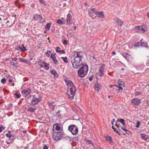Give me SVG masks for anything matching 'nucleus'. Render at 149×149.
<instances>
[{
    "mask_svg": "<svg viewBox=\"0 0 149 149\" xmlns=\"http://www.w3.org/2000/svg\"><path fill=\"white\" fill-rule=\"evenodd\" d=\"M93 79V77H90L89 78V80L90 81H91Z\"/></svg>",
    "mask_w": 149,
    "mask_h": 149,
    "instance_id": "052dcab7",
    "label": "nucleus"
},
{
    "mask_svg": "<svg viewBox=\"0 0 149 149\" xmlns=\"http://www.w3.org/2000/svg\"><path fill=\"white\" fill-rule=\"evenodd\" d=\"M51 51L48 50L47 52L46 53V54L47 56L49 57L50 56V54L51 53Z\"/></svg>",
    "mask_w": 149,
    "mask_h": 149,
    "instance_id": "79ce46f5",
    "label": "nucleus"
},
{
    "mask_svg": "<svg viewBox=\"0 0 149 149\" xmlns=\"http://www.w3.org/2000/svg\"><path fill=\"white\" fill-rule=\"evenodd\" d=\"M95 90L97 91H99V88L100 87V86L98 83H96L95 85Z\"/></svg>",
    "mask_w": 149,
    "mask_h": 149,
    "instance_id": "4be33fe9",
    "label": "nucleus"
},
{
    "mask_svg": "<svg viewBox=\"0 0 149 149\" xmlns=\"http://www.w3.org/2000/svg\"><path fill=\"white\" fill-rule=\"evenodd\" d=\"M24 62L28 64V65H29L30 63V62L29 61L27 60H24Z\"/></svg>",
    "mask_w": 149,
    "mask_h": 149,
    "instance_id": "8fccbe9b",
    "label": "nucleus"
},
{
    "mask_svg": "<svg viewBox=\"0 0 149 149\" xmlns=\"http://www.w3.org/2000/svg\"><path fill=\"white\" fill-rule=\"evenodd\" d=\"M45 21V20L44 18H42V16L41 18H40L39 19V22L40 23H43Z\"/></svg>",
    "mask_w": 149,
    "mask_h": 149,
    "instance_id": "4c0bfd02",
    "label": "nucleus"
},
{
    "mask_svg": "<svg viewBox=\"0 0 149 149\" xmlns=\"http://www.w3.org/2000/svg\"><path fill=\"white\" fill-rule=\"evenodd\" d=\"M147 30L146 28L145 27V26L143 25L141 26H140V29H139V33H143L145 32Z\"/></svg>",
    "mask_w": 149,
    "mask_h": 149,
    "instance_id": "4468645a",
    "label": "nucleus"
},
{
    "mask_svg": "<svg viewBox=\"0 0 149 149\" xmlns=\"http://www.w3.org/2000/svg\"><path fill=\"white\" fill-rule=\"evenodd\" d=\"M21 51L22 52H23L25 51L26 50V48L24 47H20V49Z\"/></svg>",
    "mask_w": 149,
    "mask_h": 149,
    "instance_id": "ea45409f",
    "label": "nucleus"
},
{
    "mask_svg": "<svg viewBox=\"0 0 149 149\" xmlns=\"http://www.w3.org/2000/svg\"><path fill=\"white\" fill-rule=\"evenodd\" d=\"M53 104V102H49L48 103L49 106L50 108L52 109V110H53L54 108V107Z\"/></svg>",
    "mask_w": 149,
    "mask_h": 149,
    "instance_id": "5701e85b",
    "label": "nucleus"
},
{
    "mask_svg": "<svg viewBox=\"0 0 149 149\" xmlns=\"http://www.w3.org/2000/svg\"><path fill=\"white\" fill-rule=\"evenodd\" d=\"M122 130L126 132V134H127L128 135H132V133L131 132L129 131L128 130L125 128H123V127H122L121 130Z\"/></svg>",
    "mask_w": 149,
    "mask_h": 149,
    "instance_id": "393cba45",
    "label": "nucleus"
},
{
    "mask_svg": "<svg viewBox=\"0 0 149 149\" xmlns=\"http://www.w3.org/2000/svg\"><path fill=\"white\" fill-rule=\"evenodd\" d=\"M65 81L68 86V91L66 93L68 98L71 100L74 99V97L75 94L76 87L73 82L70 80L65 79Z\"/></svg>",
    "mask_w": 149,
    "mask_h": 149,
    "instance_id": "f03ea898",
    "label": "nucleus"
},
{
    "mask_svg": "<svg viewBox=\"0 0 149 149\" xmlns=\"http://www.w3.org/2000/svg\"><path fill=\"white\" fill-rule=\"evenodd\" d=\"M95 11H97L95 10V8H93L91 9V10H89L88 11V14L89 15L90 17H91L92 16H93V14L94 13L95 14Z\"/></svg>",
    "mask_w": 149,
    "mask_h": 149,
    "instance_id": "9b49d317",
    "label": "nucleus"
},
{
    "mask_svg": "<svg viewBox=\"0 0 149 149\" xmlns=\"http://www.w3.org/2000/svg\"><path fill=\"white\" fill-rule=\"evenodd\" d=\"M127 54V53H123L121 54L125 58Z\"/></svg>",
    "mask_w": 149,
    "mask_h": 149,
    "instance_id": "09e8293b",
    "label": "nucleus"
},
{
    "mask_svg": "<svg viewBox=\"0 0 149 149\" xmlns=\"http://www.w3.org/2000/svg\"><path fill=\"white\" fill-rule=\"evenodd\" d=\"M36 109L35 108L29 107L28 109L27 110L29 112H32L35 111Z\"/></svg>",
    "mask_w": 149,
    "mask_h": 149,
    "instance_id": "412c9836",
    "label": "nucleus"
},
{
    "mask_svg": "<svg viewBox=\"0 0 149 149\" xmlns=\"http://www.w3.org/2000/svg\"><path fill=\"white\" fill-rule=\"evenodd\" d=\"M48 146L46 145H44L43 147V149H48Z\"/></svg>",
    "mask_w": 149,
    "mask_h": 149,
    "instance_id": "5fc2aeb1",
    "label": "nucleus"
},
{
    "mask_svg": "<svg viewBox=\"0 0 149 149\" xmlns=\"http://www.w3.org/2000/svg\"><path fill=\"white\" fill-rule=\"evenodd\" d=\"M83 58V54L81 52H75L74 54L71 58V61L72 67L74 69L80 68L78 70V73L81 77H84L87 73L88 68L85 64L81 63V61Z\"/></svg>",
    "mask_w": 149,
    "mask_h": 149,
    "instance_id": "f257e3e1",
    "label": "nucleus"
},
{
    "mask_svg": "<svg viewBox=\"0 0 149 149\" xmlns=\"http://www.w3.org/2000/svg\"><path fill=\"white\" fill-rule=\"evenodd\" d=\"M116 22H117V24L120 26H121L123 24V22L120 19H116Z\"/></svg>",
    "mask_w": 149,
    "mask_h": 149,
    "instance_id": "6ab92c4d",
    "label": "nucleus"
},
{
    "mask_svg": "<svg viewBox=\"0 0 149 149\" xmlns=\"http://www.w3.org/2000/svg\"><path fill=\"white\" fill-rule=\"evenodd\" d=\"M15 95H16V97L17 98H19L21 97V95L20 94H17V93H15Z\"/></svg>",
    "mask_w": 149,
    "mask_h": 149,
    "instance_id": "49530a36",
    "label": "nucleus"
},
{
    "mask_svg": "<svg viewBox=\"0 0 149 149\" xmlns=\"http://www.w3.org/2000/svg\"><path fill=\"white\" fill-rule=\"evenodd\" d=\"M132 56L130 54H127L125 59L128 61H131L132 59Z\"/></svg>",
    "mask_w": 149,
    "mask_h": 149,
    "instance_id": "aec40b11",
    "label": "nucleus"
},
{
    "mask_svg": "<svg viewBox=\"0 0 149 149\" xmlns=\"http://www.w3.org/2000/svg\"><path fill=\"white\" fill-rule=\"evenodd\" d=\"M10 142H8L7 141H6V143H7V144H8V145H9V144L12 141V139L11 140H10Z\"/></svg>",
    "mask_w": 149,
    "mask_h": 149,
    "instance_id": "e2e57ef3",
    "label": "nucleus"
},
{
    "mask_svg": "<svg viewBox=\"0 0 149 149\" xmlns=\"http://www.w3.org/2000/svg\"><path fill=\"white\" fill-rule=\"evenodd\" d=\"M40 2L42 5H45L46 3L43 0H39Z\"/></svg>",
    "mask_w": 149,
    "mask_h": 149,
    "instance_id": "a18cd8bd",
    "label": "nucleus"
},
{
    "mask_svg": "<svg viewBox=\"0 0 149 149\" xmlns=\"http://www.w3.org/2000/svg\"><path fill=\"white\" fill-rule=\"evenodd\" d=\"M20 46H17L15 48V49L16 50H20Z\"/></svg>",
    "mask_w": 149,
    "mask_h": 149,
    "instance_id": "603ef678",
    "label": "nucleus"
},
{
    "mask_svg": "<svg viewBox=\"0 0 149 149\" xmlns=\"http://www.w3.org/2000/svg\"><path fill=\"white\" fill-rule=\"evenodd\" d=\"M51 24L50 23H47L45 26V28L48 30H49Z\"/></svg>",
    "mask_w": 149,
    "mask_h": 149,
    "instance_id": "cd10ccee",
    "label": "nucleus"
},
{
    "mask_svg": "<svg viewBox=\"0 0 149 149\" xmlns=\"http://www.w3.org/2000/svg\"><path fill=\"white\" fill-rule=\"evenodd\" d=\"M31 103L33 105L37 104L40 102L39 100L36 97V96L34 95L32 99Z\"/></svg>",
    "mask_w": 149,
    "mask_h": 149,
    "instance_id": "6e6552de",
    "label": "nucleus"
},
{
    "mask_svg": "<svg viewBox=\"0 0 149 149\" xmlns=\"http://www.w3.org/2000/svg\"><path fill=\"white\" fill-rule=\"evenodd\" d=\"M63 131V127L60 124H55L53 126V132H61Z\"/></svg>",
    "mask_w": 149,
    "mask_h": 149,
    "instance_id": "39448f33",
    "label": "nucleus"
},
{
    "mask_svg": "<svg viewBox=\"0 0 149 149\" xmlns=\"http://www.w3.org/2000/svg\"><path fill=\"white\" fill-rule=\"evenodd\" d=\"M4 129V128H3V127H0V132H2L3 130Z\"/></svg>",
    "mask_w": 149,
    "mask_h": 149,
    "instance_id": "13d9d810",
    "label": "nucleus"
},
{
    "mask_svg": "<svg viewBox=\"0 0 149 149\" xmlns=\"http://www.w3.org/2000/svg\"><path fill=\"white\" fill-rule=\"evenodd\" d=\"M141 93L140 92H136L135 93V95H137L140 94Z\"/></svg>",
    "mask_w": 149,
    "mask_h": 149,
    "instance_id": "6e6d98bb",
    "label": "nucleus"
},
{
    "mask_svg": "<svg viewBox=\"0 0 149 149\" xmlns=\"http://www.w3.org/2000/svg\"><path fill=\"white\" fill-rule=\"evenodd\" d=\"M56 22L58 24H63L64 23L60 19H58V20H57V21H56Z\"/></svg>",
    "mask_w": 149,
    "mask_h": 149,
    "instance_id": "e433bc0d",
    "label": "nucleus"
},
{
    "mask_svg": "<svg viewBox=\"0 0 149 149\" xmlns=\"http://www.w3.org/2000/svg\"><path fill=\"white\" fill-rule=\"evenodd\" d=\"M19 61L21 62H24V60L22 58H19Z\"/></svg>",
    "mask_w": 149,
    "mask_h": 149,
    "instance_id": "864d4df0",
    "label": "nucleus"
},
{
    "mask_svg": "<svg viewBox=\"0 0 149 149\" xmlns=\"http://www.w3.org/2000/svg\"><path fill=\"white\" fill-rule=\"evenodd\" d=\"M131 102L133 105H138L140 103V100L137 98H134L132 100Z\"/></svg>",
    "mask_w": 149,
    "mask_h": 149,
    "instance_id": "1a4fd4ad",
    "label": "nucleus"
},
{
    "mask_svg": "<svg viewBox=\"0 0 149 149\" xmlns=\"http://www.w3.org/2000/svg\"><path fill=\"white\" fill-rule=\"evenodd\" d=\"M140 137L141 139L145 141H146L148 138L146 137V135L143 133L141 134L140 135Z\"/></svg>",
    "mask_w": 149,
    "mask_h": 149,
    "instance_id": "2eb2a0df",
    "label": "nucleus"
},
{
    "mask_svg": "<svg viewBox=\"0 0 149 149\" xmlns=\"http://www.w3.org/2000/svg\"><path fill=\"white\" fill-rule=\"evenodd\" d=\"M93 58L94 59H95L96 61H98V60H97V58L95 57V56L93 55Z\"/></svg>",
    "mask_w": 149,
    "mask_h": 149,
    "instance_id": "680f3d73",
    "label": "nucleus"
},
{
    "mask_svg": "<svg viewBox=\"0 0 149 149\" xmlns=\"http://www.w3.org/2000/svg\"><path fill=\"white\" fill-rule=\"evenodd\" d=\"M95 14L97 15V16L99 18H103L104 17V14L101 12L95 11Z\"/></svg>",
    "mask_w": 149,
    "mask_h": 149,
    "instance_id": "f8f14e48",
    "label": "nucleus"
},
{
    "mask_svg": "<svg viewBox=\"0 0 149 149\" xmlns=\"http://www.w3.org/2000/svg\"><path fill=\"white\" fill-rule=\"evenodd\" d=\"M141 124V122L138 121V120H137L136 122V128H139V125H140V124Z\"/></svg>",
    "mask_w": 149,
    "mask_h": 149,
    "instance_id": "a19ab883",
    "label": "nucleus"
},
{
    "mask_svg": "<svg viewBox=\"0 0 149 149\" xmlns=\"http://www.w3.org/2000/svg\"><path fill=\"white\" fill-rule=\"evenodd\" d=\"M118 121L122 123L124 125H125V121L124 119L122 118L119 119H118ZM116 121L117 122V120Z\"/></svg>",
    "mask_w": 149,
    "mask_h": 149,
    "instance_id": "c85d7f7f",
    "label": "nucleus"
},
{
    "mask_svg": "<svg viewBox=\"0 0 149 149\" xmlns=\"http://www.w3.org/2000/svg\"><path fill=\"white\" fill-rule=\"evenodd\" d=\"M56 54H52L50 55V58L53 61V63L55 65H57L59 63L58 61L56 59V58L55 56Z\"/></svg>",
    "mask_w": 149,
    "mask_h": 149,
    "instance_id": "0eeeda50",
    "label": "nucleus"
},
{
    "mask_svg": "<svg viewBox=\"0 0 149 149\" xmlns=\"http://www.w3.org/2000/svg\"><path fill=\"white\" fill-rule=\"evenodd\" d=\"M50 72L51 74L54 75L56 78H57L58 77V74L55 70L54 69H52L50 71Z\"/></svg>",
    "mask_w": 149,
    "mask_h": 149,
    "instance_id": "dca6fc26",
    "label": "nucleus"
},
{
    "mask_svg": "<svg viewBox=\"0 0 149 149\" xmlns=\"http://www.w3.org/2000/svg\"><path fill=\"white\" fill-rule=\"evenodd\" d=\"M115 125L117 128L118 130L120 131L121 130L122 127L121 126L120 124H118V123L116 122Z\"/></svg>",
    "mask_w": 149,
    "mask_h": 149,
    "instance_id": "c756f323",
    "label": "nucleus"
},
{
    "mask_svg": "<svg viewBox=\"0 0 149 149\" xmlns=\"http://www.w3.org/2000/svg\"><path fill=\"white\" fill-rule=\"evenodd\" d=\"M29 146H27L24 149H29Z\"/></svg>",
    "mask_w": 149,
    "mask_h": 149,
    "instance_id": "774afa93",
    "label": "nucleus"
},
{
    "mask_svg": "<svg viewBox=\"0 0 149 149\" xmlns=\"http://www.w3.org/2000/svg\"><path fill=\"white\" fill-rule=\"evenodd\" d=\"M63 43L64 45H66L67 44V41L66 40H63Z\"/></svg>",
    "mask_w": 149,
    "mask_h": 149,
    "instance_id": "3c124183",
    "label": "nucleus"
},
{
    "mask_svg": "<svg viewBox=\"0 0 149 149\" xmlns=\"http://www.w3.org/2000/svg\"><path fill=\"white\" fill-rule=\"evenodd\" d=\"M141 45L142 47H148L147 43L144 42H142L141 44Z\"/></svg>",
    "mask_w": 149,
    "mask_h": 149,
    "instance_id": "c9c22d12",
    "label": "nucleus"
},
{
    "mask_svg": "<svg viewBox=\"0 0 149 149\" xmlns=\"http://www.w3.org/2000/svg\"><path fill=\"white\" fill-rule=\"evenodd\" d=\"M140 29V26H135L134 28V31L136 32H138L139 33V29Z\"/></svg>",
    "mask_w": 149,
    "mask_h": 149,
    "instance_id": "b1692460",
    "label": "nucleus"
},
{
    "mask_svg": "<svg viewBox=\"0 0 149 149\" xmlns=\"http://www.w3.org/2000/svg\"><path fill=\"white\" fill-rule=\"evenodd\" d=\"M31 91V89L29 88H27L23 90L22 91V94L24 95H25L26 94L30 93Z\"/></svg>",
    "mask_w": 149,
    "mask_h": 149,
    "instance_id": "ddd939ff",
    "label": "nucleus"
},
{
    "mask_svg": "<svg viewBox=\"0 0 149 149\" xmlns=\"http://www.w3.org/2000/svg\"><path fill=\"white\" fill-rule=\"evenodd\" d=\"M33 16L34 19L36 20H38L40 18H41V16L37 14H34Z\"/></svg>",
    "mask_w": 149,
    "mask_h": 149,
    "instance_id": "f3484780",
    "label": "nucleus"
},
{
    "mask_svg": "<svg viewBox=\"0 0 149 149\" xmlns=\"http://www.w3.org/2000/svg\"><path fill=\"white\" fill-rule=\"evenodd\" d=\"M68 130L74 135L77 134L78 132V128L74 125H69L68 127Z\"/></svg>",
    "mask_w": 149,
    "mask_h": 149,
    "instance_id": "7ed1b4c3",
    "label": "nucleus"
},
{
    "mask_svg": "<svg viewBox=\"0 0 149 149\" xmlns=\"http://www.w3.org/2000/svg\"><path fill=\"white\" fill-rule=\"evenodd\" d=\"M26 132H27V131L26 130H24L23 131V132L24 134L26 133Z\"/></svg>",
    "mask_w": 149,
    "mask_h": 149,
    "instance_id": "338daca9",
    "label": "nucleus"
},
{
    "mask_svg": "<svg viewBox=\"0 0 149 149\" xmlns=\"http://www.w3.org/2000/svg\"><path fill=\"white\" fill-rule=\"evenodd\" d=\"M12 60L13 61H16L17 59V58H12Z\"/></svg>",
    "mask_w": 149,
    "mask_h": 149,
    "instance_id": "4d7b16f0",
    "label": "nucleus"
},
{
    "mask_svg": "<svg viewBox=\"0 0 149 149\" xmlns=\"http://www.w3.org/2000/svg\"><path fill=\"white\" fill-rule=\"evenodd\" d=\"M72 17L70 13H69L67 15L66 21L67 24L70 25L72 24L71 23L72 21Z\"/></svg>",
    "mask_w": 149,
    "mask_h": 149,
    "instance_id": "9d476101",
    "label": "nucleus"
},
{
    "mask_svg": "<svg viewBox=\"0 0 149 149\" xmlns=\"http://www.w3.org/2000/svg\"><path fill=\"white\" fill-rule=\"evenodd\" d=\"M113 86H117L116 85H111L109 86V87H111V88Z\"/></svg>",
    "mask_w": 149,
    "mask_h": 149,
    "instance_id": "69168bd1",
    "label": "nucleus"
},
{
    "mask_svg": "<svg viewBox=\"0 0 149 149\" xmlns=\"http://www.w3.org/2000/svg\"><path fill=\"white\" fill-rule=\"evenodd\" d=\"M140 43L139 42H137L134 45V47H139L140 46Z\"/></svg>",
    "mask_w": 149,
    "mask_h": 149,
    "instance_id": "de8ad7c7",
    "label": "nucleus"
},
{
    "mask_svg": "<svg viewBox=\"0 0 149 149\" xmlns=\"http://www.w3.org/2000/svg\"><path fill=\"white\" fill-rule=\"evenodd\" d=\"M1 82L3 84L6 83V79L5 78L2 79L1 81Z\"/></svg>",
    "mask_w": 149,
    "mask_h": 149,
    "instance_id": "37998d69",
    "label": "nucleus"
},
{
    "mask_svg": "<svg viewBox=\"0 0 149 149\" xmlns=\"http://www.w3.org/2000/svg\"><path fill=\"white\" fill-rule=\"evenodd\" d=\"M105 65L102 64L100 67L99 68V72L100 77H102L104 75Z\"/></svg>",
    "mask_w": 149,
    "mask_h": 149,
    "instance_id": "423d86ee",
    "label": "nucleus"
},
{
    "mask_svg": "<svg viewBox=\"0 0 149 149\" xmlns=\"http://www.w3.org/2000/svg\"><path fill=\"white\" fill-rule=\"evenodd\" d=\"M118 86H125V84L123 81L119 80L118 81Z\"/></svg>",
    "mask_w": 149,
    "mask_h": 149,
    "instance_id": "a878e982",
    "label": "nucleus"
},
{
    "mask_svg": "<svg viewBox=\"0 0 149 149\" xmlns=\"http://www.w3.org/2000/svg\"><path fill=\"white\" fill-rule=\"evenodd\" d=\"M106 139L107 140H109V142L110 144H112V143L113 144L112 142V138L111 136H110L108 135H107L105 136Z\"/></svg>",
    "mask_w": 149,
    "mask_h": 149,
    "instance_id": "a211bd4d",
    "label": "nucleus"
},
{
    "mask_svg": "<svg viewBox=\"0 0 149 149\" xmlns=\"http://www.w3.org/2000/svg\"><path fill=\"white\" fill-rule=\"evenodd\" d=\"M53 136H54V139L55 140L58 141L60 139L63 134V131L61 132H52V133Z\"/></svg>",
    "mask_w": 149,
    "mask_h": 149,
    "instance_id": "20e7f679",
    "label": "nucleus"
},
{
    "mask_svg": "<svg viewBox=\"0 0 149 149\" xmlns=\"http://www.w3.org/2000/svg\"><path fill=\"white\" fill-rule=\"evenodd\" d=\"M84 140L85 141H86L88 144H91L93 145V143L91 141L89 140H87L86 138H85Z\"/></svg>",
    "mask_w": 149,
    "mask_h": 149,
    "instance_id": "7c9ffc66",
    "label": "nucleus"
},
{
    "mask_svg": "<svg viewBox=\"0 0 149 149\" xmlns=\"http://www.w3.org/2000/svg\"><path fill=\"white\" fill-rule=\"evenodd\" d=\"M61 59H62L64 63H68V61L67 60V57H61Z\"/></svg>",
    "mask_w": 149,
    "mask_h": 149,
    "instance_id": "473e14b6",
    "label": "nucleus"
},
{
    "mask_svg": "<svg viewBox=\"0 0 149 149\" xmlns=\"http://www.w3.org/2000/svg\"><path fill=\"white\" fill-rule=\"evenodd\" d=\"M56 52L57 53L59 52L61 54H64L65 52V51L63 50H56Z\"/></svg>",
    "mask_w": 149,
    "mask_h": 149,
    "instance_id": "f704fd0d",
    "label": "nucleus"
},
{
    "mask_svg": "<svg viewBox=\"0 0 149 149\" xmlns=\"http://www.w3.org/2000/svg\"><path fill=\"white\" fill-rule=\"evenodd\" d=\"M117 87H118L119 88V90H122L123 89V88L122 87V86H117Z\"/></svg>",
    "mask_w": 149,
    "mask_h": 149,
    "instance_id": "bf43d9fd",
    "label": "nucleus"
},
{
    "mask_svg": "<svg viewBox=\"0 0 149 149\" xmlns=\"http://www.w3.org/2000/svg\"><path fill=\"white\" fill-rule=\"evenodd\" d=\"M49 64L46 63H45V65H44L43 67L45 69L48 70L49 68Z\"/></svg>",
    "mask_w": 149,
    "mask_h": 149,
    "instance_id": "58836bf2",
    "label": "nucleus"
},
{
    "mask_svg": "<svg viewBox=\"0 0 149 149\" xmlns=\"http://www.w3.org/2000/svg\"><path fill=\"white\" fill-rule=\"evenodd\" d=\"M112 127L114 131L116 133L118 134L119 135H120L121 134H120L119 132L116 129L115 127L113 126H112Z\"/></svg>",
    "mask_w": 149,
    "mask_h": 149,
    "instance_id": "2f4dec72",
    "label": "nucleus"
},
{
    "mask_svg": "<svg viewBox=\"0 0 149 149\" xmlns=\"http://www.w3.org/2000/svg\"><path fill=\"white\" fill-rule=\"evenodd\" d=\"M38 63H39V65L40 67H43L44 65H45V63H46L45 62H43V61H40L38 62Z\"/></svg>",
    "mask_w": 149,
    "mask_h": 149,
    "instance_id": "bb28decb",
    "label": "nucleus"
},
{
    "mask_svg": "<svg viewBox=\"0 0 149 149\" xmlns=\"http://www.w3.org/2000/svg\"><path fill=\"white\" fill-rule=\"evenodd\" d=\"M25 97L29 99L31 97V96L30 95V93L26 94L25 95Z\"/></svg>",
    "mask_w": 149,
    "mask_h": 149,
    "instance_id": "c03bdc74",
    "label": "nucleus"
},
{
    "mask_svg": "<svg viewBox=\"0 0 149 149\" xmlns=\"http://www.w3.org/2000/svg\"><path fill=\"white\" fill-rule=\"evenodd\" d=\"M115 121V119H113L112 121L111 122V124L112 125H113V122Z\"/></svg>",
    "mask_w": 149,
    "mask_h": 149,
    "instance_id": "0e129e2a",
    "label": "nucleus"
},
{
    "mask_svg": "<svg viewBox=\"0 0 149 149\" xmlns=\"http://www.w3.org/2000/svg\"><path fill=\"white\" fill-rule=\"evenodd\" d=\"M6 136L8 137L10 140H11V135L10 134V132H9L6 134Z\"/></svg>",
    "mask_w": 149,
    "mask_h": 149,
    "instance_id": "72a5a7b5",
    "label": "nucleus"
}]
</instances>
